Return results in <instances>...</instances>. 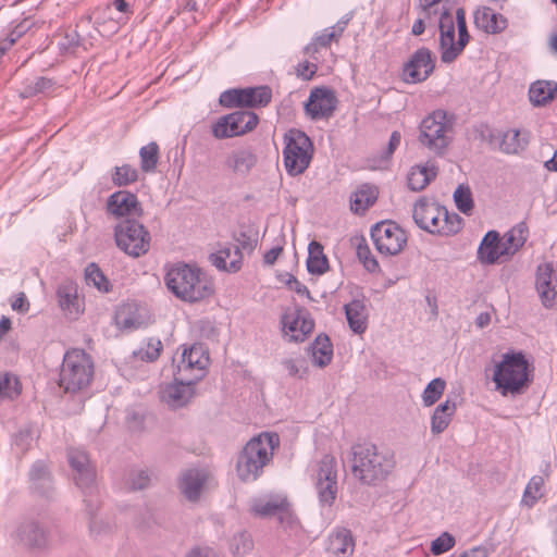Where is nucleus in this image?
Here are the masks:
<instances>
[{
  "label": "nucleus",
  "instance_id": "nucleus-1",
  "mask_svg": "<svg viewBox=\"0 0 557 557\" xmlns=\"http://www.w3.org/2000/svg\"><path fill=\"white\" fill-rule=\"evenodd\" d=\"M350 455L349 461L354 478L367 485H374L383 481L395 466L393 455L372 443L354 445Z\"/></svg>",
  "mask_w": 557,
  "mask_h": 557
},
{
  "label": "nucleus",
  "instance_id": "nucleus-2",
  "mask_svg": "<svg viewBox=\"0 0 557 557\" xmlns=\"http://www.w3.org/2000/svg\"><path fill=\"white\" fill-rule=\"evenodd\" d=\"M278 445L280 437L276 433H262L251 438L237 459L236 470L239 479L244 482L256 481L271 461Z\"/></svg>",
  "mask_w": 557,
  "mask_h": 557
},
{
  "label": "nucleus",
  "instance_id": "nucleus-3",
  "mask_svg": "<svg viewBox=\"0 0 557 557\" xmlns=\"http://www.w3.org/2000/svg\"><path fill=\"white\" fill-rule=\"evenodd\" d=\"M168 288L180 299L188 302L200 301L213 294L211 282L197 268L178 264L165 275Z\"/></svg>",
  "mask_w": 557,
  "mask_h": 557
},
{
  "label": "nucleus",
  "instance_id": "nucleus-4",
  "mask_svg": "<svg viewBox=\"0 0 557 557\" xmlns=\"http://www.w3.org/2000/svg\"><path fill=\"white\" fill-rule=\"evenodd\" d=\"M94 376L91 357L83 349L66 351L60 371L59 385L66 393H76L86 388Z\"/></svg>",
  "mask_w": 557,
  "mask_h": 557
},
{
  "label": "nucleus",
  "instance_id": "nucleus-5",
  "mask_svg": "<svg viewBox=\"0 0 557 557\" xmlns=\"http://www.w3.org/2000/svg\"><path fill=\"white\" fill-rule=\"evenodd\" d=\"M419 129L420 145L437 157L444 156L453 138V125L446 112H432L421 121Z\"/></svg>",
  "mask_w": 557,
  "mask_h": 557
},
{
  "label": "nucleus",
  "instance_id": "nucleus-6",
  "mask_svg": "<svg viewBox=\"0 0 557 557\" xmlns=\"http://www.w3.org/2000/svg\"><path fill=\"white\" fill-rule=\"evenodd\" d=\"M527 370L528 362L522 354H505L495 366L493 381L504 396L520 394L529 382Z\"/></svg>",
  "mask_w": 557,
  "mask_h": 557
},
{
  "label": "nucleus",
  "instance_id": "nucleus-7",
  "mask_svg": "<svg viewBox=\"0 0 557 557\" xmlns=\"http://www.w3.org/2000/svg\"><path fill=\"white\" fill-rule=\"evenodd\" d=\"M284 166L290 176L302 174L310 165L313 156L311 139L301 131L290 129L284 136Z\"/></svg>",
  "mask_w": 557,
  "mask_h": 557
},
{
  "label": "nucleus",
  "instance_id": "nucleus-8",
  "mask_svg": "<svg viewBox=\"0 0 557 557\" xmlns=\"http://www.w3.org/2000/svg\"><path fill=\"white\" fill-rule=\"evenodd\" d=\"M116 246L126 255L138 258L150 249L151 236L148 230L135 219H124L114 226Z\"/></svg>",
  "mask_w": 557,
  "mask_h": 557
},
{
  "label": "nucleus",
  "instance_id": "nucleus-9",
  "mask_svg": "<svg viewBox=\"0 0 557 557\" xmlns=\"http://www.w3.org/2000/svg\"><path fill=\"white\" fill-rule=\"evenodd\" d=\"M67 460L76 485L83 491L85 497L91 496L96 491V470L86 451L79 448H70ZM84 502L90 513L97 509V505H94L91 499L85 498Z\"/></svg>",
  "mask_w": 557,
  "mask_h": 557
},
{
  "label": "nucleus",
  "instance_id": "nucleus-10",
  "mask_svg": "<svg viewBox=\"0 0 557 557\" xmlns=\"http://www.w3.org/2000/svg\"><path fill=\"white\" fill-rule=\"evenodd\" d=\"M258 122V115L251 111H235L218 119L212 125V135L216 139L242 136L251 132Z\"/></svg>",
  "mask_w": 557,
  "mask_h": 557
},
{
  "label": "nucleus",
  "instance_id": "nucleus-11",
  "mask_svg": "<svg viewBox=\"0 0 557 557\" xmlns=\"http://www.w3.org/2000/svg\"><path fill=\"white\" fill-rule=\"evenodd\" d=\"M15 542L32 554H42L49 550L51 539L49 530L40 522L25 520L14 531Z\"/></svg>",
  "mask_w": 557,
  "mask_h": 557
},
{
  "label": "nucleus",
  "instance_id": "nucleus-12",
  "mask_svg": "<svg viewBox=\"0 0 557 557\" xmlns=\"http://www.w3.org/2000/svg\"><path fill=\"white\" fill-rule=\"evenodd\" d=\"M376 250L385 256L398 255L407 243L404 230L393 221H382L371 228Z\"/></svg>",
  "mask_w": 557,
  "mask_h": 557
},
{
  "label": "nucleus",
  "instance_id": "nucleus-13",
  "mask_svg": "<svg viewBox=\"0 0 557 557\" xmlns=\"http://www.w3.org/2000/svg\"><path fill=\"white\" fill-rule=\"evenodd\" d=\"M444 216L447 218V210L436 203L420 199L413 206L412 218L416 224L431 234L449 235L455 230L454 226L449 230L445 227V223H442L445 222Z\"/></svg>",
  "mask_w": 557,
  "mask_h": 557
},
{
  "label": "nucleus",
  "instance_id": "nucleus-14",
  "mask_svg": "<svg viewBox=\"0 0 557 557\" xmlns=\"http://www.w3.org/2000/svg\"><path fill=\"white\" fill-rule=\"evenodd\" d=\"M436 58L425 47L418 49L403 66L401 77L407 84L426 81L434 72Z\"/></svg>",
  "mask_w": 557,
  "mask_h": 557
},
{
  "label": "nucleus",
  "instance_id": "nucleus-15",
  "mask_svg": "<svg viewBox=\"0 0 557 557\" xmlns=\"http://www.w3.org/2000/svg\"><path fill=\"white\" fill-rule=\"evenodd\" d=\"M336 461L331 455H324L319 462L315 488L322 505L331 506L337 495Z\"/></svg>",
  "mask_w": 557,
  "mask_h": 557
},
{
  "label": "nucleus",
  "instance_id": "nucleus-16",
  "mask_svg": "<svg viewBox=\"0 0 557 557\" xmlns=\"http://www.w3.org/2000/svg\"><path fill=\"white\" fill-rule=\"evenodd\" d=\"M483 139L493 147L507 154H517L528 146V138L518 129L495 131L486 128L482 132Z\"/></svg>",
  "mask_w": 557,
  "mask_h": 557
},
{
  "label": "nucleus",
  "instance_id": "nucleus-17",
  "mask_svg": "<svg viewBox=\"0 0 557 557\" xmlns=\"http://www.w3.org/2000/svg\"><path fill=\"white\" fill-rule=\"evenodd\" d=\"M207 363L208 357L205 356L201 346L194 345L185 348L177 364L176 375L188 382L198 381L202 377Z\"/></svg>",
  "mask_w": 557,
  "mask_h": 557
},
{
  "label": "nucleus",
  "instance_id": "nucleus-18",
  "mask_svg": "<svg viewBox=\"0 0 557 557\" xmlns=\"http://www.w3.org/2000/svg\"><path fill=\"white\" fill-rule=\"evenodd\" d=\"M336 103V97L331 89L317 87L311 90L305 111L312 120L327 119L335 111Z\"/></svg>",
  "mask_w": 557,
  "mask_h": 557
},
{
  "label": "nucleus",
  "instance_id": "nucleus-19",
  "mask_svg": "<svg viewBox=\"0 0 557 557\" xmlns=\"http://www.w3.org/2000/svg\"><path fill=\"white\" fill-rule=\"evenodd\" d=\"M107 212L115 218L125 219L139 218L144 213L137 196L127 190L115 191L108 198Z\"/></svg>",
  "mask_w": 557,
  "mask_h": 557
},
{
  "label": "nucleus",
  "instance_id": "nucleus-20",
  "mask_svg": "<svg viewBox=\"0 0 557 557\" xmlns=\"http://www.w3.org/2000/svg\"><path fill=\"white\" fill-rule=\"evenodd\" d=\"M210 480V472L205 468H190L182 472L180 490L189 502H197Z\"/></svg>",
  "mask_w": 557,
  "mask_h": 557
},
{
  "label": "nucleus",
  "instance_id": "nucleus-21",
  "mask_svg": "<svg viewBox=\"0 0 557 557\" xmlns=\"http://www.w3.org/2000/svg\"><path fill=\"white\" fill-rule=\"evenodd\" d=\"M438 28L441 60L451 63L456 60L455 21L447 10L441 13Z\"/></svg>",
  "mask_w": 557,
  "mask_h": 557
},
{
  "label": "nucleus",
  "instance_id": "nucleus-22",
  "mask_svg": "<svg viewBox=\"0 0 557 557\" xmlns=\"http://www.w3.org/2000/svg\"><path fill=\"white\" fill-rule=\"evenodd\" d=\"M283 331L289 334L290 341L302 342L314 326L311 319L305 317L301 310H288L282 315Z\"/></svg>",
  "mask_w": 557,
  "mask_h": 557
},
{
  "label": "nucleus",
  "instance_id": "nucleus-23",
  "mask_svg": "<svg viewBox=\"0 0 557 557\" xmlns=\"http://www.w3.org/2000/svg\"><path fill=\"white\" fill-rule=\"evenodd\" d=\"M553 264L549 262L541 263L536 269V290L542 304L546 308H552L557 297V292L553 285Z\"/></svg>",
  "mask_w": 557,
  "mask_h": 557
},
{
  "label": "nucleus",
  "instance_id": "nucleus-24",
  "mask_svg": "<svg viewBox=\"0 0 557 557\" xmlns=\"http://www.w3.org/2000/svg\"><path fill=\"white\" fill-rule=\"evenodd\" d=\"M196 381L182 380L175 374V383L168 385L162 391V400L172 408H181L185 406L193 396L191 385Z\"/></svg>",
  "mask_w": 557,
  "mask_h": 557
},
{
  "label": "nucleus",
  "instance_id": "nucleus-25",
  "mask_svg": "<svg viewBox=\"0 0 557 557\" xmlns=\"http://www.w3.org/2000/svg\"><path fill=\"white\" fill-rule=\"evenodd\" d=\"M503 257L507 258V253L503 248L499 233L487 232L479 246L478 259L484 264H494Z\"/></svg>",
  "mask_w": 557,
  "mask_h": 557
},
{
  "label": "nucleus",
  "instance_id": "nucleus-26",
  "mask_svg": "<svg viewBox=\"0 0 557 557\" xmlns=\"http://www.w3.org/2000/svg\"><path fill=\"white\" fill-rule=\"evenodd\" d=\"M474 24L487 34H499L508 25L507 18L488 7H482L474 12Z\"/></svg>",
  "mask_w": 557,
  "mask_h": 557
},
{
  "label": "nucleus",
  "instance_id": "nucleus-27",
  "mask_svg": "<svg viewBox=\"0 0 557 557\" xmlns=\"http://www.w3.org/2000/svg\"><path fill=\"white\" fill-rule=\"evenodd\" d=\"M256 153L248 148H240L232 151L226 160V168L236 175L245 176L257 164Z\"/></svg>",
  "mask_w": 557,
  "mask_h": 557
},
{
  "label": "nucleus",
  "instance_id": "nucleus-28",
  "mask_svg": "<svg viewBox=\"0 0 557 557\" xmlns=\"http://www.w3.org/2000/svg\"><path fill=\"white\" fill-rule=\"evenodd\" d=\"M349 329L356 334H362L368 327L367 308L361 299H354L344 306Z\"/></svg>",
  "mask_w": 557,
  "mask_h": 557
},
{
  "label": "nucleus",
  "instance_id": "nucleus-29",
  "mask_svg": "<svg viewBox=\"0 0 557 557\" xmlns=\"http://www.w3.org/2000/svg\"><path fill=\"white\" fill-rule=\"evenodd\" d=\"M437 166L433 162L414 165L408 173V187L413 191L423 190L437 175Z\"/></svg>",
  "mask_w": 557,
  "mask_h": 557
},
{
  "label": "nucleus",
  "instance_id": "nucleus-30",
  "mask_svg": "<svg viewBox=\"0 0 557 557\" xmlns=\"http://www.w3.org/2000/svg\"><path fill=\"white\" fill-rule=\"evenodd\" d=\"M211 262L220 270L236 272L240 269L243 255L239 247L232 246L211 255Z\"/></svg>",
  "mask_w": 557,
  "mask_h": 557
},
{
  "label": "nucleus",
  "instance_id": "nucleus-31",
  "mask_svg": "<svg viewBox=\"0 0 557 557\" xmlns=\"http://www.w3.org/2000/svg\"><path fill=\"white\" fill-rule=\"evenodd\" d=\"M354 545L350 531L342 528L330 534L326 549L337 557H346L352 553Z\"/></svg>",
  "mask_w": 557,
  "mask_h": 557
},
{
  "label": "nucleus",
  "instance_id": "nucleus-32",
  "mask_svg": "<svg viewBox=\"0 0 557 557\" xmlns=\"http://www.w3.org/2000/svg\"><path fill=\"white\" fill-rule=\"evenodd\" d=\"M379 190L370 184L361 185L350 197V209L357 214L364 213L377 199Z\"/></svg>",
  "mask_w": 557,
  "mask_h": 557
},
{
  "label": "nucleus",
  "instance_id": "nucleus-33",
  "mask_svg": "<svg viewBox=\"0 0 557 557\" xmlns=\"http://www.w3.org/2000/svg\"><path fill=\"white\" fill-rule=\"evenodd\" d=\"M529 236V228L524 222H520L508 232L505 233L502 245L505 248L507 258L512 257L520 248L523 247Z\"/></svg>",
  "mask_w": 557,
  "mask_h": 557
},
{
  "label": "nucleus",
  "instance_id": "nucleus-34",
  "mask_svg": "<svg viewBox=\"0 0 557 557\" xmlns=\"http://www.w3.org/2000/svg\"><path fill=\"white\" fill-rule=\"evenodd\" d=\"M285 496L269 495L255 498L250 504V512L256 517H275L280 506L284 504Z\"/></svg>",
  "mask_w": 557,
  "mask_h": 557
},
{
  "label": "nucleus",
  "instance_id": "nucleus-35",
  "mask_svg": "<svg viewBox=\"0 0 557 557\" xmlns=\"http://www.w3.org/2000/svg\"><path fill=\"white\" fill-rule=\"evenodd\" d=\"M456 411V403L447 399L438 405L431 417V432L434 435L443 433L449 425Z\"/></svg>",
  "mask_w": 557,
  "mask_h": 557
},
{
  "label": "nucleus",
  "instance_id": "nucleus-36",
  "mask_svg": "<svg viewBox=\"0 0 557 557\" xmlns=\"http://www.w3.org/2000/svg\"><path fill=\"white\" fill-rule=\"evenodd\" d=\"M32 487L42 496H49L52 483L47 466L42 461H36L29 471Z\"/></svg>",
  "mask_w": 557,
  "mask_h": 557
},
{
  "label": "nucleus",
  "instance_id": "nucleus-37",
  "mask_svg": "<svg viewBox=\"0 0 557 557\" xmlns=\"http://www.w3.org/2000/svg\"><path fill=\"white\" fill-rule=\"evenodd\" d=\"M557 95V84L548 81H537L531 84L529 89L530 101L539 107L553 100Z\"/></svg>",
  "mask_w": 557,
  "mask_h": 557
},
{
  "label": "nucleus",
  "instance_id": "nucleus-38",
  "mask_svg": "<svg viewBox=\"0 0 557 557\" xmlns=\"http://www.w3.org/2000/svg\"><path fill=\"white\" fill-rule=\"evenodd\" d=\"M329 269V261L323 253V246L312 240L308 246L307 270L311 274L321 275Z\"/></svg>",
  "mask_w": 557,
  "mask_h": 557
},
{
  "label": "nucleus",
  "instance_id": "nucleus-39",
  "mask_svg": "<svg viewBox=\"0 0 557 557\" xmlns=\"http://www.w3.org/2000/svg\"><path fill=\"white\" fill-rule=\"evenodd\" d=\"M313 363L320 368L327 366L333 357V348L326 335H319L312 346Z\"/></svg>",
  "mask_w": 557,
  "mask_h": 557
},
{
  "label": "nucleus",
  "instance_id": "nucleus-40",
  "mask_svg": "<svg viewBox=\"0 0 557 557\" xmlns=\"http://www.w3.org/2000/svg\"><path fill=\"white\" fill-rule=\"evenodd\" d=\"M58 297L60 307L63 310L74 315H77L79 313V301L75 285H73L72 283L61 285L58 288Z\"/></svg>",
  "mask_w": 557,
  "mask_h": 557
},
{
  "label": "nucleus",
  "instance_id": "nucleus-41",
  "mask_svg": "<svg viewBox=\"0 0 557 557\" xmlns=\"http://www.w3.org/2000/svg\"><path fill=\"white\" fill-rule=\"evenodd\" d=\"M140 169L145 173H151L156 170L159 161V146L151 141L139 150Z\"/></svg>",
  "mask_w": 557,
  "mask_h": 557
},
{
  "label": "nucleus",
  "instance_id": "nucleus-42",
  "mask_svg": "<svg viewBox=\"0 0 557 557\" xmlns=\"http://www.w3.org/2000/svg\"><path fill=\"white\" fill-rule=\"evenodd\" d=\"M52 87V81L46 77H35L34 79H26L20 90L22 98H30L39 94H45Z\"/></svg>",
  "mask_w": 557,
  "mask_h": 557
},
{
  "label": "nucleus",
  "instance_id": "nucleus-43",
  "mask_svg": "<svg viewBox=\"0 0 557 557\" xmlns=\"http://www.w3.org/2000/svg\"><path fill=\"white\" fill-rule=\"evenodd\" d=\"M446 382L436 377L432 380L423 391L422 401L425 407L434 405L443 395L445 391Z\"/></svg>",
  "mask_w": 557,
  "mask_h": 557
},
{
  "label": "nucleus",
  "instance_id": "nucleus-44",
  "mask_svg": "<svg viewBox=\"0 0 557 557\" xmlns=\"http://www.w3.org/2000/svg\"><path fill=\"white\" fill-rule=\"evenodd\" d=\"M456 25L458 28V40L456 41V58L463 51L465 47L470 40V35L467 29L466 13L462 8L456 11Z\"/></svg>",
  "mask_w": 557,
  "mask_h": 557
},
{
  "label": "nucleus",
  "instance_id": "nucleus-45",
  "mask_svg": "<svg viewBox=\"0 0 557 557\" xmlns=\"http://www.w3.org/2000/svg\"><path fill=\"white\" fill-rule=\"evenodd\" d=\"M138 180V172L135 168L129 164H124L122 166H116L114 169V173L112 174V182L114 185L127 186L132 183H135Z\"/></svg>",
  "mask_w": 557,
  "mask_h": 557
},
{
  "label": "nucleus",
  "instance_id": "nucleus-46",
  "mask_svg": "<svg viewBox=\"0 0 557 557\" xmlns=\"http://www.w3.org/2000/svg\"><path fill=\"white\" fill-rule=\"evenodd\" d=\"M85 278L88 285H92L102 292L109 290V282L97 264L90 263L86 267Z\"/></svg>",
  "mask_w": 557,
  "mask_h": 557
},
{
  "label": "nucleus",
  "instance_id": "nucleus-47",
  "mask_svg": "<svg viewBox=\"0 0 557 557\" xmlns=\"http://www.w3.org/2000/svg\"><path fill=\"white\" fill-rule=\"evenodd\" d=\"M543 485L544 479L542 476H532L525 486L522 502L527 506L532 507L536 503V500L542 496L541 488L543 487Z\"/></svg>",
  "mask_w": 557,
  "mask_h": 557
},
{
  "label": "nucleus",
  "instance_id": "nucleus-48",
  "mask_svg": "<svg viewBox=\"0 0 557 557\" xmlns=\"http://www.w3.org/2000/svg\"><path fill=\"white\" fill-rule=\"evenodd\" d=\"M454 200L458 210L469 214L473 209V199L469 187L459 185L454 193Z\"/></svg>",
  "mask_w": 557,
  "mask_h": 557
},
{
  "label": "nucleus",
  "instance_id": "nucleus-49",
  "mask_svg": "<svg viewBox=\"0 0 557 557\" xmlns=\"http://www.w3.org/2000/svg\"><path fill=\"white\" fill-rule=\"evenodd\" d=\"M62 54H75L81 47V37L76 30H67L58 42Z\"/></svg>",
  "mask_w": 557,
  "mask_h": 557
},
{
  "label": "nucleus",
  "instance_id": "nucleus-50",
  "mask_svg": "<svg viewBox=\"0 0 557 557\" xmlns=\"http://www.w3.org/2000/svg\"><path fill=\"white\" fill-rule=\"evenodd\" d=\"M163 346L160 339L150 338L146 344V348H140L138 351H134V356L140 360L154 361L159 358Z\"/></svg>",
  "mask_w": 557,
  "mask_h": 557
},
{
  "label": "nucleus",
  "instance_id": "nucleus-51",
  "mask_svg": "<svg viewBox=\"0 0 557 557\" xmlns=\"http://www.w3.org/2000/svg\"><path fill=\"white\" fill-rule=\"evenodd\" d=\"M338 35L336 30L331 28H325L323 32L315 36L313 41L305 47L306 53H315L319 47L326 48L331 45L332 40L337 38Z\"/></svg>",
  "mask_w": 557,
  "mask_h": 557
},
{
  "label": "nucleus",
  "instance_id": "nucleus-52",
  "mask_svg": "<svg viewBox=\"0 0 557 557\" xmlns=\"http://www.w3.org/2000/svg\"><path fill=\"white\" fill-rule=\"evenodd\" d=\"M276 519L283 528H294L297 524V517L290 508L287 498H284V504L280 506L276 513Z\"/></svg>",
  "mask_w": 557,
  "mask_h": 557
},
{
  "label": "nucleus",
  "instance_id": "nucleus-53",
  "mask_svg": "<svg viewBox=\"0 0 557 557\" xmlns=\"http://www.w3.org/2000/svg\"><path fill=\"white\" fill-rule=\"evenodd\" d=\"M455 545V537L448 533L443 532L431 543V552L433 555H441L448 552Z\"/></svg>",
  "mask_w": 557,
  "mask_h": 557
},
{
  "label": "nucleus",
  "instance_id": "nucleus-54",
  "mask_svg": "<svg viewBox=\"0 0 557 557\" xmlns=\"http://www.w3.org/2000/svg\"><path fill=\"white\" fill-rule=\"evenodd\" d=\"M271 99H272V90L270 87H268V86L252 87L251 107L250 108L265 107L270 103Z\"/></svg>",
  "mask_w": 557,
  "mask_h": 557
},
{
  "label": "nucleus",
  "instance_id": "nucleus-55",
  "mask_svg": "<svg viewBox=\"0 0 557 557\" xmlns=\"http://www.w3.org/2000/svg\"><path fill=\"white\" fill-rule=\"evenodd\" d=\"M128 483L132 490H144L150 483V475L146 470H135L129 474Z\"/></svg>",
  "mask_w": 557,
  "mask_h": 557
},
{
  "label": "nucleus",
  "instance_id": "nucleus-56",
  "mask_svg": "<svg viewBox=\"0 0 557 557\" xmlns=\"http://www.w3.org/2000/svg\"><path fill=\"white\" fill-rule=\"evenodd\" d=\"M305 360L302 359H284L282 361L283 367L288 372L290 376H302L301 370L306 372V368L304 367Z\"/></svg>",
  "mask_w": 557,
  "mask_h": 557
},
{
  "label": "nucleus",
  "instance_id": "nucleus-57",
  "mask_svg": "<svg viewBox=\"0 0 557 557\" xmlns=\"http://www.w3.org/2000/svg\"><path fill=\"white\" fill-rule=\"evenodd\" d=\"M238 88L228 89L220 95L219 102L224 108H236L238 107Z\"/></svg>",
  "mask_w": 557,
  "mask_h": 557
},
{
  "label": "nucleus",
  "instance_id": "nucleus-58",
  "mask_svg": "<svg viewBox=\"0 0 557 557\" xmlns=\"http://www.w3.org/2000/svg\"><path fill=\"white\" fill-rule=\"evenodd\" d=\"M235 240L238 243L239 250L244 249L247 251H252L257 245V239L251 237L246 232H240L238 236L235 237Z\"/></svg>",
  "mask_w": 557,
  "mask_h": 557
},
{
  "label": "nucleus",
  "instance_id": "nucleus-59",
  "mask_svg": "<svg viewBox=\"0 0 557 557\" xmlns=\"http://www.w3.org/2000/svg\"><path fill=\"white\" fill-rule=\"evenodd\" d=\"M34 25L33 21L29 18L23 20L18 23L9 34L11 38H14L16 42L23 35H25Z\"/></svg>",
  "mask_w": 557,
  "mask_h": 557
},
{
  "label": "nucleus",
  "instance_id": "nucleus-60",
  "mask_svg": "<svg viewBox=\"0 0 557 557\" xmlns=\"http://www.w3.org/2000/svg\"><path fill=\"white\" fill-rule=\"evenodd\" d=\"M15 445L18 446L22 450H26L30 446L32 442V432L29 430H21L15 435Z\"/></svg>",
  "mask_w": 557,
  "mask_h": 557
},
{
  "label": "nucleus",
  "instance_id": "nucleus-61",
  "mask_svg": "<svg viewBox=\"0 0 557 557\" xmlns=\"http://www.w3.org/2000/svg\"><path fill=\"white\" fill-rule=\"evenodd\" d=\"M490 549L485 546H475L453 557H488Z\"/></svg>",
  "mask_w": 557,
  "mask_h": 557
},
{
  "label": "nucleus",
  "instance_id": "nucleus-62",
  "mask_svg": "<svg viewBox=\"0 0 557 557\" xmlns=\"http://www.w3.org/2000/svg\"><path fill=\"white\" fill-rule=\"evenodd\" d=\"M317 71V65L310 64L309 62H304L298 65L297 67V74L298 76L302 77L304 79H311V77L314 75Z\"/></svg>",
  "mask_w": 557,
  "mask_h": 557
},
{
  "label": "nucleus",
  "instance_id": "nucleus-63",
  "mask_svg": "<svg viewBox=\"0 0 557 557\" xmlns=\"http://www.w3.org/2000/svg\"><path fill=\"white\" fill-rule=\"evenodd\" d=\"M251 92L252 87L238 88V108L251 107Z\"/></svg>",
  "mask_w": 557,
  "mask_h": 557
},
{
  "label": "nucleus",
  "instance_id": "nucleus-64",
  "mask_svg": "<svg viewBox=\"0 0 557 557\" xmlns=\"http://www.w3.org/2000/svg\"><path fill=\"white\" fill-rule=\"evenodd\" d=\"M287 285L292 290L296 292L297 294L310 297V292L307 288V286L301 284L295 276L289 277V280L287 281Z\"/></svg>",
  "mask_w": 557,
  "mask_h": 557
}]
</instances>
